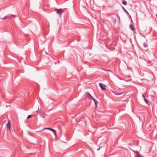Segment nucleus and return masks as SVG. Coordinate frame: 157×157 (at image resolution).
Returning a JSON list of instances; mask_svg holds the SVG:
<instances>
[{"label": "nucleus", "mask_w": 157, "mask_h": 157, "mask_svg": "<svg viewBox=\"0 0 157 157\" xmlns=\"http://www.w3.org/2000/svg\"><path fill=\"white\" fill-rule=\"evenodd\" d=\"M99 85L100 86L101 88V89L103 90H106V86L105 85L101 83H99Z\"/></svg>", "instance_id": "f257e3e1"}, {"label": "nucleus", "mask_w": 157, "mask_h": 157, "mask_svg": "<svg viewBox=\"0 0 157 157\" xmlns=\"http://www.w3.org/2000/svg\"><path fill=\"white\" fill-rule=\"evenodd\" d=\"M66 9H65V10ZM56 10L57 11V13L58 14H61L64 11V9H63L62 10L61 9H56Z\"/></svg>", "instance_id": "f03ea898"}, {"label": "nucleus", "mask_w": 157, "mask_h": 157, "mask_svg": "<svg viewBox=\"0 0 157 157\" xmlns=\"http://www.w3.org/2000/svg\"><path fill=\"white\" fill-rule=\"evenodd\" d=\"M44 129H48V130H49L51 131H52V132H53V133L54 134V135H55V136L56 137L57 135H56V131L55 130L53 129H52L51 128H44Z\"/></svg>", "instance_id": "7ed1b4c3"}, {"label": "nucleus", "mask_w": 157, "mask_h": 157, "mask_svg": "<svg viewBox=\"0 0 157 157\" xmlns=\"http://www.w3.org/2000/svg\"><path fill=\"white\" fill-rule=\"evenodd\" d=\"M6 127L7 129H9L10 131V128H11L10 123V121L9 120L8 123L6 125Z\"/></svg>", "instance_id": "20e7f679"}, {"label": "nucleus", "mask_w": 157, "mask_h": 157, "mask_svg": "<svg viewBox=\"0 0 157 157\" xmlns=\"http://www.w3.org/2000/svg\"><path fill=\"white\" fill-rule=\"evenodd\" d=\"M122 8L124 11V12L127 13V14L128 16L130 17L131 18V16L128 12L124 8L123 6H122Z\"/></svg>", "instance_id": "39448f33"}, {"label": "nucleus", "mask_w": 157, "mask_h": 157, "mask_svg": "<svg viewBox=\"0 0 157 157\" xmlns=\"http://www.w3.org/2000/svg\"><path fill=\"white\" fill-rule=\"evenodd\" d=\"M130 29L133 31H134L135 30V28L133 27V25L131 24L130 25Z\"/></svg>", "instance_id": "423d86ee"}, {"label": "nucleus", "mask_w": 157, "mask_h": 157, "mask_svg": "<svg viewBox=\"0 0 157 157\" xmlns=\"http://www.w3.org/2000/svg\"><path fill=\"white\" fill-rule=\"evenodd\" d=\"M86 95L89 98H90L92 96L88 92H87L86 93Z\"/></svg>", "instance_id": "0eeeda50"}, {"label": "nucleus", "mask_w": 157, "mask_h": 157, "mask_svg": "<svg viewBox=\"0 0 157 157\" xmlns=\"http://www.w3.org/2000/svg\"><path fill=\"white\" fill-rule=\"evenodd\" d=\"M148 46V44L145 43H144L143 44V46L144 48H147Z\"/></svg>", "instance_id": "6e6552de"}, {"label": "nucleus", "mask_w": 157, "mask_h": 157, "mask_svg": "<svg viewBox=\"0 0 157 157\" xmlns=\"http://www.w3.org/2000/svg\"><path fill=\"white\" fill-rule=\"evenodd\" d=\"M122 3L124 5H126L127 4V2L126 1H123L122 2Z\"/></svg>", "instance_id": "1a4fd4ad"}, {"label": "nucleus", "mask_w": 157, "mask_h": 157, "mask_svg": "<svg viewBox=\"0 0 157 157\" xmlns=\"http://www.w3.org/2000/svg\"><path fill=\"white\" fill-rule=\"evenodd\" d=\"M90 99H92L93 100L94 102L96 100L92 97H91L90 98H89Z\"/></svg>", "instance_id": "9d476101"}, {"label": "nucleus", "mask_w": 157, "mask_h": 157, "mask_svg": "<svg viewBox=\"0 0 157 157\" xmlns=\"http://www.w3.org/2000/svg\"><path fill=\"white\" fill-rule=\"evenodd\" d=\"M136 153V155H139L140 154L139 153V152L137 151H136L135 152Z\"/></svg>", "instance_id": "9b49d317"}, {"label": "nucleus", "mask_w": 157, "mask_h": 157, "mask_svg": "<svg viewBox=\"0 0 157 157\" xmlns=\"http://www.w3.org/2000/svg\"><path fill=\"white\" fill-rule=\"evenodd\" d=\"M32 117V116L31 115H29L28 116L27 119H29L31 117Z\"/></svg>", "instance_id": "f8f14e48"}, {"label": "nucleus", "mask_w": 157, "mask_h": 157, "mask_svg": "<svg viewBox=\"0 0 157 157\" xmlns=\"http://www.w3.org/2000/svg\"><path fill=\"white\" fill-rule=\"evenodd\" d=\"M144 100L147 104L148 103L147 100L145 98H144Z\"/></svg>", "instance_id": "ddd939ff"}, {"label": "nucleus", "mask_w": 157, "mask_h": 157, "mask_svg": "<svg viewBox=\"0 0 157 157\" xmlns=\"http://www.w3.org/2000/svg\"><path fill=\"white\" fill-rule=\"evenodd\" d=\"M94 102L95 103L96 106H97V104H98V101H97L96 100L94 101Z\"/></svg>", "instance_id": "4468645a"}, {"label": "nucleus", "mask_w": 157, "mask_h": 157, "mask_svg": "<svg viewBox=\"0 0 157 157\" xmlns=\"http://www.w3.org/2000/svg\"><path fill=\"white\" fill-rule=\"evenodd\" d=\"M136 157H142V156L140 154L139 155H137Z\"/></svg>", "instance_id": "2eb2a0df"}, {"label": "nucleus", "mask_w": 157, "mask_h": 157, "mask_svg": "<svg viewBox=\"0 0 157 157\" xmlns=\"http://www.w3.org/2000/svg\"><path fill=\"white\" fill-rule=\"evenodd\" d=\"M122 93H121L120 94H115L117 95H120L122 94Z\"/></svg>", "instance_id": "dca6fc26"}, {"label": "nucleus", "mask_w": 157, "mask_h": 157, "mask_svg": "<svg viewBox=\"0 0 157 157\" xmlns=\"http://www.w3.org/2000/svg\"><path fill=\"white\" fill-rule=\"evenodd\" d=\"M103 70H104V71H108L112 72V71L111 70H104V69H103Z\"/></svg>", "instance_id": "f3484780"}, {"label": "nucleus", "mask_w": 157, "mask_h": 157, "mask_svg": "<svg viewBox=\"0 0 157 157\" xmlns=\"http://www.w3.org/2000/svg\"><path fill=\"white\" fill-rule=\"evenodd\" d=\"M119 78L120 80H123V78H121V77H119Z\"/></svg>", "instance_id": "a211bd4d"}, {"label": "nucleus", "mask_w": 157, "mask_h": 157, "mask_svg": "<svg viewBox=\"0 0 157 157\" xmlns=\"http://www.w3.org/2000/svg\"><path fill=\"white\" fill-rule=\"evenodd\" d=\"M12 16H13V17H14V18L16 17H17L16 15H13Z\"/></svg>", "instance_id": "6ab92c4d"}, {"label": "nucleus", "mask_w": 157, "mask_h": 157, "mask_svg": "<svg viewBox=\"0 0 157 157\" xmlns=\"http://www.w3.org/2000/svg\"><path fill=\"white\" fill-rule=\"evenodd\" d=\"M7 17L6 16H5V17H4L2 19H5Z\"/></svg>", "instance_id": "aec40b11"}, {"label": "nucleus", "mask_w": 157, "mask_h": 157, "mask_svg": "<svg viewBox=\"0 0 157 157\" xmlns=\"http://www.w3.org/2000/svg\"><path fill=\"white\" fill-rule=\"evenodd\" d=\"M142 97L144 98H145V96H144V94H143L142 95Z\"/></svg>", "instance_id": "412c9836"}, {"label": "nucleus", "mask_w": 157, "mask_h": 157, "mask_svg": "<svg viewBox=\"0 0 157 157\" xmlns=\"http://www.w3.org/2000/svg\"><path fill=\"white\" fill-rule=\"evenodd\" d=\"M101 147H100L97 150L99 151Z\"/></svg>", "instance_id": "4be33fe9"}, {"label": "nucleus", "mask_w": 157, "mask_h": 157, "mask_svg": "<svg viewBox=\"0 0 157 157\" xmlns=\"http://www.w3.org/2000/svg\"><path fill=\"white\" fill-rule=\"evenodd\" d=\"M46 53L47 54H48V53L47 52H46Z\"/></svg>", "instance_id": "5701e85b"}]
</instances>
